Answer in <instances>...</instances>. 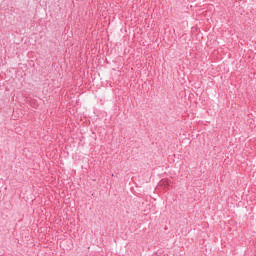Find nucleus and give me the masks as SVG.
Wrapping results in <instances>:
<instances>
[{"label":"nucleus","instance_id":"f257e3e1","mask_svg":"<svg viewBox=\"0 0 256 256\" xmlns=\"http://www.w3.org/2000/svg\"><path fill=\"white\" fill-rule=\"evenodd\" d=\"M167 185H169V182H167Z\"/></svg>","mask_w":256,"mask_h":256}]
</instances>
